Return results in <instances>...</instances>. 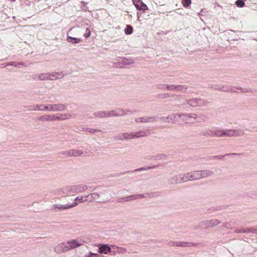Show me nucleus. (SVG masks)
Here are the masks:
<instances>
[{"mask_svg": "<svg viewBox=\"0 0 257 257\" xmlns=\"http://www.w3.org/2000/svg\"><path fill=\"white\" fill-rule=\"evenodd\" d=\"M244 132L241 130H219V132H217L216 135H217V137H240L242 136L244 134Z\"/></svg>", "mask_w": 257, "mask_h": 257, "instance_id": "1", "label": "nucleus"}, {"mask_svg": "<svg viewBox=\"0 0 257 257\" xmlns=\"http://www.w3.org/2000/svg\"><path fill=\"white\" fill-rule=\"evenodd\" d=\"M209 87L214 88L215 89L221 90L223 91H231V92H236L237 90H240L242 92L245 93L248 91L247 89L246 88H242L240 87H234L231 86H228L227 87H221L219 85L216 84H210L209 85Z\"/></svg>", "mask_w": 257, "mask_h": 257, "instance_id": "2", "label": "nucleus"}, {"mask_svg": "<svg viewBox=\"0 0 257 257\" xmlns=\"http://www.w3.org/2000/svg\"><path fill=\"white\" fill-rule=\"evenodd\" d=\"M184 104H189L192 107L203 106L205 105L206 102L205 100L200 98H192L189 100L185 99L183 102Z\"/></svg>", "mask_w": 257, "mask_h": 257, "instance_id": "3", "label": "nucleus"}, {"mask_svg": "<svg viewBox=\"0 0 257 257\" xmlns=\"http://www.w3.org/2000/svg\"><path fill=\"white\" fill-rule=\"evenodd\" d=\"M220 223L219 220L212 219L210 220H205L200 222L199 227L201 228L213 227L219 224Z\"/></svg>", "mask_w": 257, "mask_h": 257, "instance_id": "4", "label": "nucleus"}, {"mask_svg": "<svg viewBox=\"0 0 257 257\" xmlns=\"http://www.w3.org/2000/svg\"><path fill=\"white\" fill-rule=\"evenodd\" d=\"M135 112L136 110L131 111L130 110H122L121 109H118L117 110H113L107 111L108 117L110 116H120L126 114V112Z\"/></svg>", "mask_w": 257, "mask_h": 257, "instance_id": "5", "label": "nucleus"}, {"mask_svg": "<svg viewBox=\"0 0 257 257\" xmlns=\"http://www.w3.org/2000/svg\"><path fill=\"white\" fill-rule=\"evenodd\" d=\"M66 242L68 246V250H69L82 245L85 241L81 239H72L67 241Z\"/></svg>", "mask_w": 257, "mask_h": 257, "instance_id": "6", "label": "nucleus"}, {"mask_svg": "<svg viewBox=\"0 0 257 257\" xmlns=\"http://www.w3.org/2000/svg\"><path fill=\"white\" fill-rule=\"evenodd\" d=\"M169 245L170 246H178V247H194L196 246V244L190 242H185V241H173L169 242Z\"/></svg>", "mask_w": 257, "mask_h": 257, "instance_id": "7", "label": "nucleus"}, {"mask_svg": "<svg viewBox=\"0 0 257 257\" xmlns=\"http://www.w3.org/2000/svg\"><path fill=\"white\" fill-rule=\"evenodd\" d=\"M158 117L157 116H144L143 117H138L135 119V121L136 122H142V123H147V122H153L155 121H157Z\"/></svg>", "mask_w": 257, "mask_h": 257, "instance_id": "8", "label": "nucleus"}, {"mask_svg": "<svg viewBox=\"0 0 257 257\" xmlns=\"http://www.w3.org/2000/svg\"><path fill=\"white\" fill-rule=\"evenodd\" d=\"M88 187L86 185L79 184L71 186V192L72 193H79L84 192L87 189Z\"/></svg>", "mask_w": 257, "mask_h": 257, "instance_id": "9", "label": "nucleus"}, {"mask_svg": "<svg viewBox=\"0 0 257 257\" xmlns=\"http://www.w3.org/2000/svg\"><path fill=\"white\" fill-rule=\"evenodd\" d=\"M49 111H60L64 110L66 109V106L63 104H48Z\"/></svg>", "mask_w": 257, "mask_h": 257, "instance_id": "10", "label": "nucleus"}, {"mask_svg": "<svg viewBox=\"0 0 257 257\" xmlns=\"http://www.w3.org/2000/svg\"><path fill=\"white\" fill-rule=\"evenodd\" d=\"M133 3L138 10L145 12L148 10V7L142 0H133Z\"/></svg>", "mask_w": 257, "mask_h": 257, "instance_id": "11", "label": "nucleus"}, {"mask_svg": "<svg viewBox=\"0 0 257 257\" xmlns=\"http://www.w3.org/2000/svg\"><path fill=\"white\" fill-rule=\"evenodd\" d=\"M166 89L169 90H177L185 92L187 88L181 85H166Z\"/></svg>", "mask_w": 257, "mask_h": 257, "instance_id": "12", "label": "nucleus"}, {"mask_svg": "<svg viewBox=\"0 0 257 257\" xmlns=\"http://www.w3.org/2000/svg\"><path fill=\"white\" fill-rule=\"evenodd\" d=\"M98 251L100 253L108 254L111 251L110 247L107 244H99Z\"/></svg>", "mask_w": 257, "mask_h": 257, "instance_id": "13", "label": "nucleus"}, {"mask_svg": "<svg viewBox=\"0 0 257 257\" xmlns=\"http://www.w3.org/2000/svg\"><path fill=\"white\" fill-rule=\"evenodd\" d=\"M55 251L57 253H61L63 251H67L68 250V246L66 242H64L60 243L55 247Z\"/></svg>", "mask_w": 257, "mask_h": 257, "instance_id": "14", "label": "nucleus"}, {"mask_svg": "<svg viewBox=\"0 0 257 257\" xmlns=\"http://www.w3.org/2000/svg\"><path fill=\"white\" fill-rule=\"evenodd\" d=\"M76 203L74 204H55L54 205V207L56 209H57L59 211H61L62 210H66L68 209H70L76 206Z\"/></svg>", "mask_w": 257, "mask_h": 257, "instance_id": "15", "label": "nucleus"}, {"mask_svg": "<svg viewBox=\"0 0 257 257\" xmlns=\"http://www.w3.org/2000/svg\"><path fill=\"white\" fill-rule=\"evenodd\" d=\"M217 132H219V130L207 128L202 133L201 135L217 137L216 134Z\"/></svg>", "mask_w": 257, "mask_h": 257, "instance_id": "16", "label": "nucleus"}, {"mask_svg": "<svg viewBox=\"0 0 257 257\" xmlns=\"http://www.w3.org/2000/svg\"><path fill=\"white\" fill-rule=\"evenodd\" d=\"M189 173V176L191 181L199 180L201 178V174L199 171H194Z\"/></svg>", "mask_w": 257, "mask_h": 257, "instance_id": "17", "label": "nucleus"}, {"mask_svg": "<svg viewBox=\"0 0 257 257\" xmlns=\"http://www.w3.org/2000/svg\"><path fill=\"white\" fill-rule=\"evenodd\" d=\"M184 113L179 114V113H175V114H171L167 116V119L168 120V122L172 123H176L177 119L178 117L180 118L182 115H184Z\"/></svg>", "mask_w": 257, "mask_h": 257, "instance_id": "18", "label": "nucleus"}, {"mask_svg": "<svg viewBox=\"0 0 257 257\" xmlns=\"http://www.w3.org/2000/svg\"><path fill=\"white\" fill-rule=\"evenodd\" d=\"M85 197L87 201L91 202L93 200H98L100 197V194L98 193H93L86 195Z\"/></svg>", "mask_w": 257, "mask_h": 257, "instance_id": "19", "label": "nucleus"}, {"mask_svg": "<svg viewBox=\"0 0 257 257\" xmlns=\"http://www.w3.org/2000/svg\"><path fill=\"white\" fill-rule=\"evenodd\" d=\"M144 197H145V196L142 194L131 195L125 197L124 201H130L131 200H137L138 199L143 198Z\"/></svg>", "mask_w": 257, "mask_h": 257, "instance_id": "20", "label": "nucleus"}, {"mask_svg": "<svg viewBox=\"0 0 257 257\" xmlns=\"http://www.w3.org/2000/svg\"><path fill=\"white\" fill-rule=\"evenodd\" d=\"M83 153L82 150H71L67 153V155L69 156L77 157L80 156Z\"/></svg>", "mask_w": 257, "mask_h": 257, "instance_id": "21", "label": "nucleus"}, {"mask_svg": "<svg viewBox=\"0 0 257 257\" xmlns=\"http://www.w3.org/2000/svg\"><path fill=\"white\" fill-rule=\"evenodd\" d=\"M72 193L71 192V186H65L58 191L59 194H69Z\"/></svg>", "mask_w": 257, "mask_h": 257, "instance_id": "22", "label": "nucleus"}, {"mask_svg": "<svg viewBox=\"0 0 257 257\" xmlns=\"http://www.w3.org/2000/svg\"><path fill=\"white\" fill-rule=\"evenodd\" d=\"M33 108L32 109V110H42V111L49 110L48 104L47 105H44L43 104L36 105H34L33 106Z\"/></svg>", "mask_w": 257, "mask_h": 257, "instance_id": "23", "label": "nucleus"}, {"mask_svg": "<svg viewBox=\"0 0 257 257\" xmlns=\"http://www.w3.org/2000/svg\"><path fill=\"white\" fill-rule=\"evenodd\" d=\"M179 175V182H185L188 181H191L190 178L189 173L180 174Z\"/></svg>", "mask_w": 257, "mask_h": 257, "instance_id": "24", "label": "nucleus"}, {"mask_svg": "<svg viewBox=\"0 0 257 257\" xmlns=\"http://www.w3.org/2000/svg\"><path fill=\"white\" fill-rule=\"evenodd\" d=\"M38 120L41 121H52L55 120V116L54 115H47L40 116Z\"/></svg>", "mask_w": 257, "mask_h": 257, "instance_id": "25", "label": "nucleus"}, {"mask_svg": "<svg viewBox=\"0 0 257 257\" xmlns=\"http://www.w3.org/2000/svg\"><path fill=\"white\" fill-rule=\"evenodd\" d=\"M50 75V78H52L53 79H59L64 76V74L62 72H52L51 73H48Z\"/></svg>", "mask_w": 257, "mask_h": 257, "instance_id": "26", "label": "nucleus"}, {"mask_svg": "<svg viewBox=\"0 0 257 257\" xmlns=\"http://www.w3.org/2000/svg\"><path fill=\"white\" fill-rule=\"evenodd\" d=\"M134 138H139L145 137L147 135V133L144 131H140L137 132H133Z\"/></svg>", "mask_w": 257, "mask_h": 257, "instance_id": "27", "label": "nucleus"}, {"mask_svg": "<svg viewBox=\"0 0 257 257\" xmlns=\"http://www.w3.org/2000/svg\"><path fill=\"white\" fill-rule=\"evenodd\" d=\"M8 66H12L15 67L21 68L24 66V64L23 63L18 62H7L5 63L6 67Z\"/></svg>", "mask_w": 257, "mask_h": 257, "instance_id": "28", "label": "nucleus"}, {"mask_svg": "<svg viewBox=\"0 0 257 257\" xmlns=\"http://www.w3.org/2000/svg\"><path fill=\"white\" fill-rule=\"evenodd\" d=\"M201 178L209 177L213 174V172L209 170H200Z\"/></svg>", "mask_w": 257, "mask_h": 257, "instance_id": "29", "label": "nucleus"}, {"mask_svg": "<svg viewBox=\"0 0 257 257\" xmlns=\"http://www.w3.org/2000/svg\"><path fill=\"white\" fill-rule=\"evenodd\" d=\"M107 111H100L94 112L93 115L95 117L103 118L105 117H108Z\"/></svg>", "mask_w": 257, "mask_h": 257, "instance_id": "30", "label": "nucleus"}, {"mask_svg": "<svg viewBox=\"0 0 257 257\" xmlns=\"http://www.w3.org/2000/svg\"><path fill=\"white\" fill-rule=\"evenodd\" d=\"M170 184H174L179 182V175H176L169 179L168 181Z\"/></svg>", "mask_w": 257, "mask_h": 257, "instance_id": "31", "label": "nucleus"}, {"mask_svg": "<svg viewBox=\"0 0 257 257\" xmlns=\"http://www.w3.org/2000/svg\"><path fill=\"white\" fill-rule=\"evenodd\" d=\"M83 196H77L74 199V202L72 204L76 203V206L78 205L79 203H83L85 201H87L86 198L84 199Z\"/></svg>", "mask_w": 257, "mask_h": 257, "instance_id": "32", "label": "nucleus"}, {"mask_svg": "<svg viewBox=\"0 0 257 257\" xmlns=\"http://www.w3.org/2000/svg\"><path fill=\"white\" fill-rule=\"evenodd\" d=\"M38 79L40 80H53V78H50V75L48 73H42L38 76Z\"/></svg>", "mask_w": 257, "mask_h": 257, "instance_id": "33", "label": "nucleus"}, {"mask_svg": "<svg viewBox=\"0 0 257 257\" xmlns=\"http://www.w3.org/2000/svg\"><path fill=\"white\" fill-rule=\"evenodd\" d=\"M82 131L85 132H88L91 134H95L97 132H101V130L98 129H94V128H91L89 127H82Z\"/></svg>", "mask_w": 257, "mask_h": 257, "instance_id": "34", "label": "nucleus"}, {"mask_svg": "<svg viewBox=\"0 0 257 257\" xmlns=\"http://www.w3.org/2000/svg\"><path fill=\"white\" fill-rule=\"evenodd\" d=\"M120 62L123 65H130L134 63V61L132 59H128L123 58Z\"/></svg>", "mask_w": 257, "mask_h": 257, "instance_id": "35", "label": "nucleus"}, {"mask_svg": "<svg viewBox=\"0 0 257 257\" xmlns=\"http://www.w3.org/2000/svg\"><path fill=\"white\" fill-rule=\"evenodd\" d=\"M67 40L69 43H71L72 44H78L81 41L80 39L70 36L67 37Z\"/></svg>", "mask_w": 257, "mask_h": 257, "instance_id": "36", "label": "nucleus"}, {"mask_svg": "<svg viewBox=\"0 0 257 257\" xmlns=\"http://www.w3.org/2000/svg\"><path fill=\"white\" fill-rule=\"evenodd\" d=\"M158 167V166L154 165L153 166H150L148 167H141L139 169H137L134 170V171H131V172H136L138 171H146L147 170L152 169H155Z\"/></svg>", "mask_w": 257, "mask_h": 257, "instance_id": "37", "label": "nucleus"}, {"mask_svg": "<svg viewBox=\"0 0 257 257\" xmlns=\"http://www.w3.org/2000/svg\"><path fill=\"white\" fill-rule=\"evenodd\" d=\"M124 31L126 35H131L133 32V28L131 25H127Z\"/></svg>", "mask_w": 257, "mask_h": 257, "instance_id": "38", "label": "nucleus"}, {"mask_svg": "<svg viewBox=\"0 0 257 257\" xmlns=\"http://www.w3.org/2000/svg\"><path fill=\"white\" fill-rule=\"evenodd\" d=\"M144 159H148V160H161L160 159V154H158L156 155H153V156H148V157H144Z\"/></svg>", "mask_w": 257, "mask_h": 257, "instance_id": "39", "label": "nucleus"}, {"mask_svg": "<svg viewBox=\"0 0 257 257\" xmlns=\"http://www.w3.org/2000/svg\"><path fill=\"white\" fill-rule=\"evenodd\" d=\"M235 4L238 8H242L245 6V0H237Z\"/></svg>", "mask_w": 257, "mask_h": 257, "instance_id": "40", "label": "nucleus"}, {"mask_svg": "<svg viewBox=\"0 0 257 257\" xmlns=\"http://www.w3.org/2000/svg\"><path fill=\"white\" fill-rule=\"evenodd\" d=\"M238 155V154L230 153V154H226L225 155L214 156L212 157V158L217 159H223V158L226 156H232V155Z\"/></svg>", "mask_w": 257, "mask_h": 257, "instance_id": "41", "label": "nucleus"}, {"mask_svg": "<svg viewBox=\"0 0 257 257\" xmlns=\"http://www.w3.org/2000/svg\"><path fill=\"white\" fill-rule=\"evenodd\" d=\"M123 139H133V132L128 134V133H124L123 134Z\"/></svg>", "mask_w": 257, "mask_h": 257, "instance_id": "42", "label": "nucleus"}, {"mask_svg": "<svg viewBox=\"0 0 257 257\" xmlns=\"http://www.w3.org/2000/svg\"><path fill=\"white\" fill-rule=\"evenodd\" d=\"M182 3L184 7L187 8L191 4V0H182Z\"/></svg>", "mask_w": 257, "mask_h": 257, "instance_id": "43", "label": "nucleus"}, {"mask_svg": "<svg viewBox=\"0 0 257 257\" xmlns=\"http://www.w3.org/2000/svg\"><path fill=\"white\" fill-rule=\"evenodd\" d=\"M184 114L185 115L184 116H187L188 117L193 118L194 119H196V118L200 117V116H199L198 114H196L195 113H188L187 114Z\"/></svg>", "mask_w": 257, "mask_h": 257, "instance_id": "44", "label": "nucleus"}, {"mask_svg": "<svg viewBox=\"0 0 257 257\" xmlns=\"http://www.w3.org/2000/svg\"><path fill=\"white\" fill-rule=\"evenodd\" d=\"M107 193L106 190H103L102 191V192H101L99 194H100V195H104L105 196L104 198L103 199V200L102 201V202H105L106 200L109 199V197H107L106 194Z\"/></svg>", "mask_w": 257, "mask_h": 257, "instance_id": "45", "label": "nucleus"}, {"mask_svg": "<svg viewBox=\"0 0 257 257\" xmlns=\"http://www.w3.org/2000/svg\"><path fill=\"white\" fill-rule=\"evenodd\" d=\"M248 233H257V227H249Z\"/></svg>", "mask_w": 257, "mask_h": 257, "instance_id": "46", "label": "nucleus"}, {"mask_svg": "<svg viewBox=\"0 0 257 257\" xmlns=\"http://www.w3.org/2000/svg\"><path fill=\"white\" fill-rule=\"evenodd\" d=\"M156 87L160 89L165 90L166 89V85L163 84H158L156 85Z\"/></svg>", "mask_w": 257, "mask_h": 257, "instance_id": "47", "label": "nucleus"}, {"mask_svg": "<svg viewBox=\"0 0 257 257\" xmlns=\"http://www.w3.org/2000/svg\"><path fill=\"white\" fill-rule=\"evenodd\" d=\"M90 31L88 28H87L85 31V33L84 34V36L86 38H88L90 37Z\"/></svg>", "mask_w": 257, "mask_h": 257, "instance_id": "48", "label": "nucleus"}, {"mask_svg": "<svg viewBox=\"0 0 257 257\" xmlns=\"http://www.w3.org/2000/svg\"><path fill=\"white\" fill-rule=\"evenodd\" d=\"M88 257H99V254L97 253H92L91 252H89L88 254Z\"/></svg>", "mask_w": 257, "mask_h": 257, "instance_id": "49", "label": "nucleus"}, {"mask_svg": "<svg viewBox=\"0 0 257 257\" xmlns=\"http://www.w3.org/2000/svg\"><path fill=\"white\" fill-rule=\"evenodd\" d=\"M248 228H240V233H248Z\"/></svg>", "mask_w": 257, "mask_h": 257, "instance_id": "50", "label": "nucleus"}, {"mask_svg": "<svg viewBox=\"0 0 257 257\" xmlns=\"http://www.w3.org/2000/svg\"><path fill=\"white\" fill-rule=\"evenodd\" d=\"M160 120H161L163 122H168V120L167 119V117H164V116H162V117H161L160 118Z\"/></svg>", "mask_w": 257, "mask_h": 257, "instance_id": "51", "label": "nucleus"}, {"mask_svg": "<svg viewBox=\"0 0 257 257\" xmlns=\"http://www.w3.org/2000/svg\"><path fill=\"white\" fill-rule=\"evenodd\" d=\"M115 138L119 140H123V134L118 135Z\"/></svg>", "mask_w": 257, "mask_h": 257, "instance_id": "52", "label": "nucleus"}, {"mask_svg": "<svg viewBox=\"0 0 257 257\" xmlns=\"http://www.w3.org/2000/svg\"><path fill=\"white\" fill-rule=\"evenodd\" d=\"M160 159H165L167 157V155L165 154H160Z\"/></svg>", "mask_w": 257, "mask_h": 257, "instance_id": "53", "label": "nucleus"}, {"mask_svg": "<svg viewBox=\"0 0 257 257\" xmlns=\"http://www.w3.org/2000/svg\"><path fill=\"white\" fill-rule=\"evenodd\" d=\"M124 199H125V197H123V198H119L117 199L116 201L118 202V203H120V202H122L123 201H124Z\"/></svg>", "mask_w": 257, "mask_h": 257, "instance_id": "54", "label": "nucleus"}, {"mask_svg": "<svg viewBox=\"0 0 257 257\" xmlns=\"http://www.w3.org/2000/svg\"><path fill=\"white\" fill-rule=\"evenodd\" d=\"M235 232L236 233H240V228H236L234 230Z\"/></svg>", "mask_w": 257, "mask_h": 257, "instance_id": "55", "label": "nucleus"}, {"mask_svg": "<svg viewBox=\"0 0 257 257\" xmlns=\"http://www.w3.org/2000/svg\"><path fill=\"white\" fill-rule=\"evenodd\" d=\"M169 96V94L168 93H164L163 94V97L164 98H167Z\"/></svg>", "mask_w": 257, "mask_h": 257, "instance_id": "56", "label": "nucleus"}, {"mask_svg": "<svg viewBox=\"0 0 257 257\" xmlns=\"http://www.w3.org/2000/svg\"><path fill=\"white\" fill-rule=\"evenodd\" d=\"M68 152V151L62 152L61 153H60V154L66 155H67Z\"/></svg>", "mask_w": 257, "mask_h": 257, "instance_id": "57", "label": "nucleus"}, {"mask_svg": "<svg viewBox=\"0 0 257 257\" xmlns=\"http://www.w3.org/2000/svg\"><path fill=\"white\" fill-rule=\"evenodd\" d=\"M60 119V117L59 116H56L55 117V120H59Z\"/></svg>", "mask_w": 257, "mask_h": 257, "instance_id": "58", "label": "nucleus"}, {"mask_svg": "<svg viewBox=\"0 0 257 257\" xmlns=\"http://www.w3.org/2000/svg\"><path fill=\"white\" fill-rule=\"evenodd\" d=\"M203 116L204 117V118L202 117L201 119H203L204 120H205V118L206 117V116H204V115H203Z\"/></svg>", "mask_w": 257, "mask_h": 257, "instance_id": "59", "label": "nucleus"}, {"mask_svg": "<svg viewBox=\"0 0 257 257\" xmlns=\"http://www.w3.org/2000/svg\"><path fill=\"white\" fill-rule=\"evenodd\" d=\"M137 16H138V20L140 18V16H139V13H138L137 14Z\"/></svg>", "mask_w": 257, "mask_h": 257, "instance_id": "60", "label": "nucleus"}, {"mask_svg": "<svg viewBox=\"0 0 257 257\" xmlns=\"http://www.w3.org/2000/svg\"><path fill=\"white\" fill-rule=\"evenodd\" d=\"M11 1H13V2H15L16 1V0H11Z\"/></svg>", "mask_w": 257, "mask_h": 257, "instance_id": "61", "label": "nucleus"}, {"mask_svg": "<svg viewBox=\"0 0 257 257\" xmlns=\"http://www.w3.org/2000/svg\"><path fill=\"white\" fill-rule=\"evenodd\" d=\"M85 257H88V255H86Z\"/></svg>", "mask_w": 257, "mask_h": 257, "instance_id": "62", "label": "nucleus"}]
</instances>
